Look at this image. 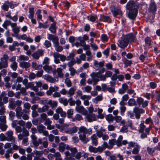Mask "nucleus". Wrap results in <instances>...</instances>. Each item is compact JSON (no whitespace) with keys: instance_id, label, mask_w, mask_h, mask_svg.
I'll return each instance as SVG.
<instances>
[{"instance_id":"7ed1b4c3","label":"nucleus","mask_w":160,"mask_h":160,"mask_svg":"<svg viewBox=\"0 0 160 160\" xmlns=\"http://www.w3.org/2000/svg\"><path fill=\"white\" fill-rule=\"evenodd\" d=\"M111 12L114 17L118 15H122V12L121 10L114 6H112L111 7Z\"/></svg>"},{"instance_id":"4468645a","label":"nucleus","mask_w":160,"mask_h":160,"mask_svg":"<svg viewBox=\"0 0 160 160\" xmlns=\"http://www.w3.org/2000/svg\"><path fill=\"white\" fill-rule=\"evenodd\" d=\"M117 142L116 140L113 138L112 139H109V144H110V148H108L110 149L113 148L114 145H116Z\"/></svg>"},{"instance_id":"338daca9","label":"nucleus","mask_w":160,"mask_h":160,"mask_svg":"<svg viewBox=\"0 0 160 160\" xmlns=\"http://www.w3.org/2000/svg\"><path fill=\"white\" fill-rule=\"evenodd\" d=\"M107 89L110 93H112L115 92V89L114 88L108 87L107 88Z\"/></svg>"},{"instance_id":"603ef678","label":"nucleus","mask_w":160,"mask_h":160,"mask_svg":"<svg viewBox=\"0 0 160 160\" xmlns=\"http://www.w3.org/2000/svg\"><path fill=\"white\" fill-rule=\"evenodd\" d=\"M149 85L150 88L152 89H155L157 86V84L153 82H150L149 83Z\"/></svg>"},{"instance_id":"72a5a7b5","label":"nucleus","mask_w":160,"mask_h":160,"mask_svg":"<svg viewBox=\"0 0 160 160\" xmlns=\"http://www.w3.org/2000/svg\"><path fill=\"white\" fill-rule=\"evenodd\" d=\"M29 14L28 17H31L34 16V8L33 7L29 8Z\"/></svg>"},{"instance_id":"ddd939ff","label":"nucleus","mask_w":160,"mask_h":160,"mask_svg":"<svg viewBox=\"0 0 160 160\" xmlns=\"http://www.w3.org/2000/svg\"><path fill=\"white\" fill-rule=\"evenodd\" d=\"M128 106H132L137 105L135 99L134 98H130L128 100Z\"/></svg>"},{"instance_id":"c85d7f7f","label":"nucleus","mask_w":160,"mask_h":160,"mask_svg":"<svg viewBox=\"0 0 160 160\" xmlns=\"http://www.w3.org/2000/svg\"><path fill=\"white\" fill-rule=\"evenodd\" d=\"M45 128V127L42 124H41L40 125L38 126L37 128L40 133L42 132H43V129Z\"/></svg>"},{"instance_id":"4d7b16f0","label":"nucleus","mask_w":160,"mask_h":160,"mask_svg":"<svg viewBox=\"0 0 160 160\" xmlns=\"http://www.w3.org/2000/svg\"><path fill=\"white\" fill-rule=\"evenodd\" d=\"M19 59L23 60H28L29 58L28 56H25L24 55H21L19 57Z\"/></svg>"},{"instance_id":"5fc2aeb1","label":"nucleus","mask_w":160,"mask_h":160,"mask_svg":"<svg viewBox=\"0 0 160 160\" xmlns=\"http://www.w3.org/2000/svg\"><path fill=\"white\" fill-rule=\"evenodd\" d=\"M75 54L73 53H70L69 56H68L67 57L66 60L69 61L70 60L71 58H74L73 57L75 56Z\"/></svg>"},{"instance_id":"a18cd8bd","label":"nucleus","mask_w":160,"mask_h":160,"mask_svg":"<svg viewBox=\"0 0 160 160\" xmlns=\"http://www.w3.org/2000/svg\"><path fill=\"white\" fill-rule=\"evenodd\" d=\"M113 118V117L112 114H109L106 116V119L108 121H111L112 120Z\"/></svg>"},{"instance_id":"dca6fc26","label":"nucleus","mask_w":160,"mask_h":160,"mask_svg":"<svg viewBox=\"0 0 160 160\" xmlns=\"http://www.w3.org/2000/svg\"><path fill=\"white\" fill-rule=\"evenodd\" d=\"M66 146V144H64L63 142H60L58 147V150L61 152H63Z\"/></svg>"},{"instance_id":"423d86ee","label":"nucleus","mask_w":160,"mask_h":160,"mask_svg":"<svg viewBox=\"0 0 160 160\" xmlns=\"http://www.w3.org/2000/svg\"><path fill=\"white\" fill-rule=\"evenodd\" d=\"M57 22H54L52 23L49 28V30L52 33L55 34L56 32V25Z\"/></svg>"},{"instance_id":"37998d69","label":"nucleus","mask_w":160,"mask_h":160,"mask_svg":"<svg viewBox=\"0 0 160 160\" xmlns=\"http://www.w3.org/2000/svg\"><path fill=\"white\" fill-rule=\"evenodd\" d=\"M79 131L78 132L79 133V132L83 133H87V128L83 126L79 128Z\"/></svg>"},{"instance_id":"5701e85b","label":"nucleus","mask_w":160,"mask_h":160,"mask_svg":"<svg viewBox=\"0 0 160 160\" xmlns=\"http://www.w3.org/2000/svg\"><path fill=\"white\" fill-rule=\"evenodd\" d=\"M76 63L74 58H72L71 61L68 62V65L70 68H72V66Z\"/></svg>"},{"instance_id":"4be33fe9","label":"nucleus","mask_w":160,"mask_h":160,"mask_svg":"<svg viewBox=\"0 0 160 160\" xmlns=\"http://www.w3.org/2000/svg\"><path fill=\"white\" fill-rule=\"evenodd\" d=\"M104 61H102V62H98L96 60L94 61V65H99V68H103L104 66Z\"/></svg>"},{"instance_id":"9b49d317","label":"nucleus","mask_w":160,"mask_h":160,"mask_svg":"<svg viewBox=\"0 0 160 160\" xmlns=\"http://www.w3.org/2000/svg\"><path fill=\"white\" fill-rule=\"evenodd\" d=\"M79 139L81 141L83 144H86L89 141L90 139L89 138H85L84 137H83L82 136V134H79Z\"/></svg>"},{"instance_id":"a211bd4d","label":"nucleus","mask_w":160,"mask_h":160,"mask_svg":"<svg viewBox=\"0 0 160 160\" xmlns=\"http://www.w3.org/2000/svg\"><path fill=\"white\" fill-rule=\"evenodd\" d=\"M74 110L72 109H70L68 110L67 111V117L68 118H72V115L73 114Z\"/></svg>"},{"instance_id":"39448f33","label":"nucleus","mask_w":160,"mask_h":160,"mask_svg":"<svg viewBox=\"0 0 160 160\" xmlns=\"http://www.w3.org/2000/svg\"><path fill=\"white\" fill-rule=\"evenodd\" d=\"M152 41L151 38L147 36L144 39V42L145 44L148 46V48H151V42Z\"/></svg>"},{"instance_id":"2f4dec72","label":"nucleus","mask_w":160,"mask_h":160,"mask_svg":"<svg viewBox=\"0 0 160 160\" xmlns=\"http://www.w3.org/2000/svg\"><path fill=\"white\" fill-rule=\"evenodd\" d=\"M43 69L45 71L47 72L51 71L52 69V68L51 66H49L47 65H45L43 66Z\"/></svg>"},{"instance_id":"09e8293b","label":"nucleus","mask_w":160,"mask_h":160,"mask_svg":"<svg viewBox=\"0 0 160 160\" xmlns=\"http://www.w3.org/2000/svg\"><path fill=\"white\" fill-rule=\"evenodd\" d=\"M22 134L23 136L25 137L28 136L29 135L28 131L25 128H23Z\"/></svg>"},{"instance_id":"8fccbe9b","label":"nucleus","mask_w":160,"mask_h":160,"mask_svg":"<svg viewBox=\"0 0 160 160\" xmlns=\"http://www.w3.org/2000/svg\"><path fill=\"white\" fill-rule=\"evenodd\" d=\"M0 140L1 141H7V137H6L4 134L2 133L0 134Z\"/></svg>"},{"instance_id":"f8f14e48","label":"nucleus","mask_w":160,"mask_h":160,"mask_svg":"<svg viewBox=\"0 0 160 160\" xmlns=\"http://www.w3.org/2000/svg\"><path fill=\"white\" fill-rule=\"evenodd\" d=\"M86 118L87 119L88 121L89 122H92V118H93V120L94 121L96 120V118L95 116V114L92 113L87 115Z\"/></svg>"},{"instance_id":"c03bdc74","label":"nucleus","mask_w":160,"mask_h":160,"mask_svg":"<svg viewBox=\"0 0 160 160\" xmlns=\"http://www.w3.org/2000/svg\"><path fill=\"white\" fill-rule=\"evenodd\" d=\"M15 116V113L12 111H10L9 113V117L10 120L12 121H13V118Z\"/></svg>"},{"instance_id":"0e129e2a","label":"nucleus","mask_w":160,"mask_h":160,"mask_svg":"<svg viewBox=\"0 0 160 160\" xmlns=\"http://www.w3.org/2000/svg\"><path fill=\"white\" fill-rule=\"evenodd\" d=\"M44 45L47 48H48L51 46V43L50 41L47 40L44 42Z\"/></svg>"},{"instance_id":"3c124183","label":"nucleus","mask_w":160,"mask_h":160,"mask_svg":"<svg viewBox=\"0 0 160 160\" xmlns=\"http://www.w3.org/2000/svg\"><path fill=\"white\" fill-rule=\"evenodd\" d=\"M128 126H124L122 127L120 130V132L123 133L127 132L128 131Z\"/></svg>"},{"instance_id":"6e6d98bb","label":"nucleus","mask_w":160,"mask_h":160,"mask_svg":"<svg viewBox=\"0 0 160 160\" xmlns=\"http://www.w3.org/2000/svg\"><path fill=\"white\" fill-rule=\"evenodd\" d=\"M48 39L50 40H52L54 38H57V36L52 34H48Z\"/></svg>"},{"instance_id":"b1692460","label":"nucleus","mask_w":160,"mask_h":160,"mask_svg":"<svg viewBox=\"0 0 160 160\" xmlns=\"http://www.w3.org/2000/svg\"><path fill=\"white\" fill-rule=\"evenodd\" d=\"M1 8L2 9L6 11H8V5L7 3L6 2V1H5L4 3L2 6Z\"/></svg>"},{"instance_id":"79ce46f5","label":"nucleus","mask_w":160,"mask_h":160,"mask_svg":"<svg viewBox=\"0 0 160 160\" xmlns=\"http://www.w3.org/2000/svg\"><path fill=\"white\" fill-rule=\"evenodd\" d=\"M126 110V108L124 106H122L120 107V113L121 115L123 116L124 115V112H125Z\"/></svg>"},{"instance_id":"20e7f679","label":"nucleus","mask_w":160,"mask_h":160,"mask_svg":"<svg viewBox=\"0 0 160 160\" xmlns=\"http://www.w3.org/2000/svg\"><path fill=\"white\" fill-rule=\"evenodd\" d=\"M101 21L103 22H107L108 23H111L112 20L109 16H105L104 15H100Z\"/></svg>"},{"instance_id":"412c9836","label":"nucleus","mask_w":160,"mask_h":160,"mask_svg":"<svg viewBox=\"0 0 160 160\" xmlns=\"http://www.w3.org/2000/svg\"><path fill=\"white\" fill-rule=\"evenodd\" d=\"M139 126L140 128L139 130V132H143V131H144V129L146 127V126L144 124V121H142V122H141Z\"/></svg>"},{"instance_id":"473e14b6","label":"nucleus","mask_w":160,"mask_h":160,"mask_svg":"<svg viewBox=\"0 0 160 160\" xmlns=\"http://www.w3.org/2000/svg\"><path fill=\"white\" fill-rule=\"evenodd\" d=\"M18 63L16 62H14L12 64L11 66V68L13 69L14 71H16L17 69Z\"/></svg>"},{"instance_id":"774afa93","label":"nucleus","mask_w":160,"mask_h":160,"mask_svg":"<svg viewBox=\"0 0 160 160\" xmlns=\"http://www.w3.org/2000/svg\"><path fill=\"white\" fill-rule=\"evenodd\" d=\"M43 71L42 70L40 71H38L36 73V76L38 77H41L42 75Z\"/></svg>"},{"instance_id":"e433bc0d","label":"nucleus","mask_w":160,"mask_h":160,"mask_svg":"<svg viewBox=\"0 0 160 160\" xmlns=\"http://www.w3.org/2000/svg\"><path fill=\"white\" fill-rule=\"evenodd\" d=\"M140 147L139 145V147H136V148H134L132 151V153L134 154H138L139 151Z\"/></svg>"},{"instance_id":"0eeeda50","label":"nucleus","mask_w":160,"mask_h":160,"mask_svg":"<svg viewBox=\"0 0 160 160\" xmlns=\"http://www.w3.org/2000/svg\"><path fill=\"white\" fill-rule=\"evenodd\" d=\"M31 137L33 145L35 147H38L39 145V144L37 141V137L34 135H31Z\"/></svg>"},{"instance_id":"cd10ccee","label":"nucleus","mask_w":160,"mask_h":160,"mask_svg":"<svg viewBox=\"0 0 160 160\" xmlns=\"http://www.w3.org/2000/svg\"><path fill=\"white\" fill-rule=\"evenodd\" d=\"M90 152H93L94 153H96L98 152L97 148L94 147L90 145L88 148Z\"/></svg>"},{"instance_id":"a878e982","label":"nucleus","mask_w":160,"mask_h":160,"mask_svg":"<svg viewBox=\"0 0 160 160\" xmlns=\"http://www.w3.org/2000/svg\"><path fill=\"white\" fill-rule=\"evenodd\" d=\"M11 23V22L9 20H6L4 22V23L2 24L3 27L5 29H7V26L10 25Z\"/></svg>"},{"instance_id":"de8ad7c7","label":"nucleus","mask_w":160,"mask_h":160,"mask_svg":"<svg viewBox=\"0 0 160 160\" xmlns=\"http://www.w3.org/2000/svg\"><path fill=\"white\" fill-rule=\"evenodd\" d=\"M124 64L125 65V66L126 67H127L128 66H130L132 64V61L131 60L126 59L124 61Z\"/></svg>"},{"instance_id":"680f3d73","label":"nucleus","mask_w":160,"mask_h":160,"mask_svg":"<svg viewBox=\"0 0 160 160\" xmlns=\"http://www.w3.org/2000/svg\"><path fill=\"white\" fill-rule=\"evenodd\" d=\"M88 19L90 20L91 22H94L96 21V19L95 17L93 15L90 16L89 18V16H88Z\"/></svg>"},{"instance_id":"1a4fd4ad","label":"nucleus","mask_w":160,"mask_h":160,"mask_svg":"<svg viewBox=\"0 0 160 160\" xmlns=\"http://www.w3.org/2000/svg\"><path fill=\"white\" fill-rule=\"evenodd\" d=\"M6 134L7 136V141H11L13 139V132L11 130L8 131L6 133Z\"/></svg>"},{"instance_id":"393cba45","label":"nucleus","mask_w":160,"mask_h":160,"mask_svg":"<svg viewBox=\"0 0 160 160\" xmlns=\"http://www.w3.org/2000/svg\"><path fill=\"white\" fill-rule=\"evenodd\" d=\"M101 38L102 41L103 42H107L108 41V38L107 35L106 34H102L101 35Z\"/></svg>"},{"instance_id":"f03ea898","label":"nucleus","mask_w":160,"mask_h":160,"mask_svg":"<svg viewBox=\"0 0 160 160\" xmlns=\"http://www.w3.org/2000/svg\"><path fill=\"white\" fill-rule=\"evenodd\" d=\"M157 10V6L154 0L150 1L148 8V12L152 15L155 16Z\"/></svg>"},{"instance_id":"e2e57ef3","label":"nucleus","mask_w":160,"mask_h":160,"mask_svg":"<svg viewBox=\"0 0 160 160\" xmlns=\"http://www.w3.org/2000/svg\"><path fill=\"white\" fill-rule=\"evenodd\" d=\"M155 92L156 93V98L158 101H159L160 100V92H159L158 91H156Z\"/></svg>"},{"instance_id":"bf43d9fd","label":"nucleus","mask_w":160,"mask_h":160,"mask_svg":"<svg viewBox=\"0 0 160 160\" xmlns=\"http://www.w3.org/2000/svg\"><path fill=\"white\" fill-rule=\"evenodd\" d=\"M69 105L71 106H74L75 104V102L74 100H73L72 98H70L69 99Z\"/></svg>"},{"instance_id":"69168bd1","label":"nucleus","mask_w":160,"mask_h":160,"mask_svg":"<svg viewBox=\"0 0 160 160\" xmlns=\"http://www.w3.org/2000/svg\"><path fill=\"white\" fill-rule=\"evenodd\" d=\"M32 57L35 59H38L39 58V55L38 54V53L37 52H34L32 54Z\"/></svg>"},{"instance_id":"6e6552de","label":"nucleus","mask_w":160,"mask_h":160,"mask_svg":"<svg viewBox=\"0 0 160 160\" xmlns=\"http://www.w3.org/2000/svg\"><path fill=\"white\" fill-rule=\"evenodd\" d=\"M128 43L126 42L123 39L121 40L119 42L118 46L121 48H124L128 45Z\"/></svg>"},{"instance_id":"4c0bfd02","label":"nucleus","mask_w":160,"mask_h":160,"mask_svg":"<svg viewBox=\"0 0 160 160\" xmlns=\"http://www.w3.org/2000/svg\"><path fill=\"white\" fill-rule=\"evenodd\" d=\"M44 79L51 83H54L55 82L54 79L53 78L52 76L49 75H48L47 78H44Z\"/></svg>"},{"instance_id":"ea45409f","label":"nucleus","mask_w":160,"mask_h":160,"mask_svg":"<svg viewBox=\"0 0 160 160\" xmlns=\"http://www.w3.org/2000/svg\"><path fill=\"white\" fill-rule=\"evenodd\" d=\"M102 95H98L97 97L93 98L92 100L93 102H95L94 100H96V102H95L96 103H97V102L98 101H100L102 100Z\"/></svg>"},{"instance_id":"aec40b11","label":"nucleus","mask_w":160,"mask_h":160,"mask_svg":"<svg viewBox=\"0 0 160 160\" xmlns=\"http://www.w3.org/2000/svg\"><path fill=\"white\" fill-rule=\"evenodd\" d=\"M122 139L123 136L122 135L119 136L118 139L117 140H116V145L118 147H121V142H122Z\"/></svg>"},{"instance_id":"9d476101","label":"nucleus","mask_w":160,"mask_h":160,"mask_svg":"<svg viewBox=\"0 0 160 160\" xmlns=\"http://www.w3.org/2000/svg\"><path fill=\"white\" fill-rule=\"evenodd\" d=\"M30 66V63L28 62H22L19 63V66L22 68H25L26 70V69L29 68Z\"/></svg>"},{"instance_id":"f704fd0d","label":"nucleus","mask_w":160,"mask_h":160,"mask_svg":"<svg viewBox=\"0 0 160 160\" xmlns=\"http://www.w3.org/2000/svg\"><path fill=\"white\" fill-rule=\"evenodd\" d=\"M129 147H134L135 146L136 147H139V145L137 144V142L132 141L128 143Z\"/></svg>"},{"instance_id":"864d4df0","label":"nucleus","mask_w":160,"mask_h":160,"mask_svg":"<svg viewBox=\"0 0 160 160\" xmlns=\"http://www.w3.org/2000/svg\"><path fill=\"white\" fill-rule=\"evenodd\" d=\"M109 48H107L106 49H105L103 52L102 53L103 54L106 55V57L108 56L109 53Z\"/></svg>"},{"instance_id":"c756f323","label":"nucleus","mask_w":160,"mask_h":160,"mask_svg":"<svg viewBox=\"0 0 160 160\" xmlns=\"http://www.w3.org/2000/svg\"><path fill=\"white\" fill-rule=\"evenodd\" d=\"M34 154L37 156L40 157L43 154V151H38L36 150H34L32 153V154Z\"/></svg>"},{"instance_id":"13d9d810","label":"nucleus","mask_w":160,"mask_h":160,"mask_svg":"<svg viewBox=\"0 0 160 160\" xmlns=\"http://www.w3.org/2000/svg\"><path fill=\"white\" fill-rule=\"evenodd\" d=\"M6 2L7 3L8 5V6L11 9H13L15 7L17 6V5L15 4V5L11 2H9L8 1H6Z\"/></svg>"},{"instance_id":"a19ab883","label":"nucleus","mask_w":160,"mask_h":160,"mask_svg":"<svg viewBox=\"0 0 160 160\" xmlns=\"http://www.w3.org/2000/svg\"><path fill=\"white\" fill-rule=\"evenodd\" d=\"M75 89H74L73 88H71L69 90L68 94L70 96L73 95L75 93Z\"/></svg>"},{"instance_id":"2eb2a0df","label":"nucleus","mask_w":160,"mask_h":160,"mask_svg":"<svg viewBox=\"0 0 160 160\" xmlns=\"http://www.w3.org/2000/svg\"><path fill=\"white\" fill-rule=\"evenodd\" d=\"M8 66V62L6 60H4V62L1 61L0 62V70L2 68H6Z\"/></svg>"},{"instance_id":"bb28decb","label":"nucleus","mask_w":160,"mask_h":160,"mask_svg":"<svg viewBox=\"0 0 160 160\" xmlns=\"http://www.w3.org/2000/svg\"><path fill=\"white\" fill-rule=\"evenodd\" d=\"M136 102L138 106H140L142 104V103L144 102V99L141 97H138Z\"/></svg>"},{"instance_id":"58836bf2","label":"nucleus","mask_w":160,"mask_h":160,"mask_svg":"<svg viewBox=\"0 0 160 160\" xmlns=\"http://www.w3.org/2000/svg\"><path fill=\"white\" fill-rule=\"evenodd\" d=\"M41 119L40 118H39L38 119V120H40V123L41 122V119L44 121L46 120L47 118V115L45 113H42L41 115Z\"/></svg>"},{"instance_id":"052dcab7","label":"nucleus","mask_w":160,"mask_h":160,"mask_svg":"<svg viewBox=\"0 0 160 160\" xmlns=\"http://www.w3.org/2000/svg\"><path fill=\"white\" fill-rule=\"evenodd\" d=\"M20 90V92L22 95H27L26 90L25 88L22 87Z\"/></svg>"},{"instance_id":"f3484780","label":"nucleus","mask_w":160,"mask_h":160,"mask_svg":"<svg viewBox=\"0 0 160 160\" xmlns=\"http://www.w3.org/2000/svg\"><path fill=\"white\" fill-rule=\"evenodd\" d=\"M129 42H134L136 37L132 33H130L128 34Z\"/></svg>"},{"instance_id":"c9c22d12","label":"nucleus","mask_w":160,"mask_h":160,"mask_svg":"<svg viewBox=\"0 0 160 160\" xmlns=\"http://www.w3.org/2000/svg\"><path fill=\"white\" fill-rule=\"evenodd\" d=\"M39 25L38 27V28H39L41 29L42 28H44V29H46L48 27L49 25H44L42 23L39 22Z\"/></svg>"},{"instance_id":"6ab92c4d","label":"nucleus","mask_w":160,"mask_h":160,"mask_svg":"<svg viewBox=\"0 0 160 160\" xmlns=\"http://www.w3.org/2000/svg\"><path fill=\"white\" fill-rule=\"evenodd\" d=\"M76 109L79 112H83L85 113H87V111L86 110L83 106H78V108L76 107Z\"/></svg>"},{"instance_id":"7c9ffc66","label":"nucleus","mask_w":160,"mask_h":160,"mask_svg":"<svg viewBox=\"0 0 160 160\" xmlns=\"http://www.w3.org/2000/svg\"><path fill=\"white\" fill-rule=\"evenodd\" d=\"M65 83L66 84L67 87H70L72 86V83L69 78H67L65 80Z\"/></svg>"},{"instance_id":"49530a36","label":"nucleus","mask_w":160,"mask_h":160,"mask_svg":"<svg viewBox=\"0 0 160 160\" xmlns=\"http://www.w3.org/2000/svg\"><path fill=\"white\" fill-rule=\"evenodd\" d=\"M36 77V75L33 72H31L29 75L28 78L29 80H31L34 79Z\"/></svg>"},{"instance_id":"f257e3e1","label":"nucleus","mask_w":160,"mask_h":160,"mask_svg":"<svg viewBox=\"0 0 160 160\" xmlns=\"http://www.w3.org/2000/svg\"><path fill=\"white\" fill-rule=\"evenodd\" d=\"M139 8L138 5L133 0H130L126 4V9L129 10L128 16L130 20L134 21L137 16Z\"/></svg>"}]
</instances>
